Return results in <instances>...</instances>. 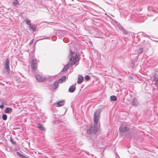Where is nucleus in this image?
Segmentation results:
<instances>
[{"label":"nucleus","mask_w":158,"mask_h":158,"mask_svg":"<svg viewBox=\"0 0 158 158\" xmlns=\"http://www.w3.org/2000/svg\"><path fill=\"white\" fill-rule=\"evenodd\" d=\"M101 110L98 109L94 113V125H89L88 127L87 134L90 135H95L98 129L99 128V125L98 124V120L100 118Z\"/></svg>","instance_id":"obj_1"},{"label":"nucleus","mask_w":158,"mask_h":158,"mask_svg":"<svg viewBox=\"0 0 158 158\" xmlns=\"http://www.w3.org/2000/svg\"><path fill=\"white\" fill-rule=\"evenodd\" d=\"M70 54L69 57V62L66 64L62 69V71H65L67 70L70 65L73 66L77 64V65L79 62V56L76 54L75 52H72L71 49L70 50Z\"/></svg>","instance_id":"obj_2"},{"label":"nucleus","mask_w":158,"mask_h":158,"mask_svg":"<svg viewBox=\"0 0 158 158\" xmlns=\"http://www.w3.org/2000/svg\"><path fill=\"white\" fill-rule=\"evenodd\" d=\"M37 60L34 58L31 61V67L32 69V71L35 72L36 71L38 67Z\"/></svg>","instance_id":"obj_3"},{"label":"nucleus","mask_w":158,"mask_h":158,"mask_svg":"<svg viewBox=\"0 0 158 158\" xmlns=\"http://www.w3.org/2000/svg\"><path fill=\"white\" fill-rule=\"evenodd\" d=\"M5 68L7 72L10 71L9 60L8 58H7L6 60Z\"/></svg>","instance_id":"obj_4"},{"label":"nucleus","mask_w":158,"mask_h":158,"mask_svg":"<svg viewBox=\"0 0 158 158\" xmlns=\"http://www.w3.org/2000/svg\"><path fill=\"white\" fill-rule=\"evenodd\" d=\"M129 129V128L121 125L119 127V131L120 132H123L125 131H127Z\"/></svg>","instance_id":"obj_5"},{"label":"nucleus","mask_w":158,"mask_h":158,"mask_svg":"<svg viewBox=\"0 0 158 158\" xmlns=\"http://www.w3.org/2000/svg\"><path fill=\"white\" fill-rule=\"evenodd\" d=\"M35 77L36 80L40 82L42 81L45 80V78L44 77H42L39 74L35 75Z\"/></svg>","instance_id":"obj_6"},{"label":"nucleus","mask_w":158,"mask_h":158,"mask_svg":"<svg viewBox=\"0 0 158 158\" xmlns=\"http://www.w3.org/2000/svg\"><path fill=\"white\" fill-rule=\"evenodd\" d=\"M64 101L63 100L58 102L56 103H55L54 105L57 107H60L63 106L64 104Z\"/></svg>","instance_id":"obj_7"},{"label":"nucleus","mask_w":158,"mask_h":158,"mask_svg":"<svg viewBox=\"0 0 158 158\" xmlns=\"http://www.w3.org/2000/svg\"><path fill=\"white\" fill-rule=\"evenodd\" d=\"M83 77L81 75H79L78 77V80L77 81V83L80 84L83 81Z\"/></svg>","instance_id":"obj_8"},{"label":"nucleus","mask_w":158,"mask_h":158,"mask_svg":"<svg viewBox=\"0 0 158 158\" xmlns=\"http://www.w3.org/2000/svg\"><path fill=\"white\" fill-rule=\"evenodd\" d=\"M139 102L135 98H134L131 102V104L132 106H137L138 105Z\"/></svg>","instance_id":"obj_9"},{"label":"nucleus","mask_w":158,"mask_h":158,"mask_svg":"<svg viewBox=\"0 0 158 158\" xmlns=\"http://www.w3.org/2000/svg\"><path fill=\"white\" fill-rule=\"evenodd\" d=\"M29 27V29H31L33 31H35L36 29V26L34 24H32Z\"/></svg>","instance_id":"obj_10"},{"label":"nucleus","mask_w":158,"mask_h":158,"mask_svg":"<svg viewBox=\"0 0 158 158\" xmlns=\"http://www.w3.org/2000/svg\"><path fill=\"white\" fill-rule=\"evenodd\" d=\"M76 89V87L75 85H72L70 87L69 90V92L73 93L74 92Z\"/></svg>","instance_id":"obj_11"},{"label":"nucleus","mask_w":158,"mask_h":158,"mask_svg":"<svg viewBox=\"0 0 158 158\" xmlns=\"http://www.w3.org/2000/svg\"><path fill=\"white\" fill-rule=\"evenodd\" d=\"M153 81H155V84H158V76L154 75L153 76Z\"/></svg>","instance_id":"obj_12"},{"label":"nucleus","mask_w":158,"mask_h":158,"mask_svg":"<svg viewBox=\"0 0 158 158\" xmlns=\"http://www.w3.org/2000/svg\"><path fill=\"white\" fill-rule=\"evenodd\" d=\"M4 111L6 113H11L12 112V109L10 108L7 107L5 109Z\"/></svg>","instance_id":"obj_13"},{"label":"nucleus","mask_w":158,"mask_h":158,"mask_svg":"<svg viewBox=\"0 0 158 158\" xmlns=\"http://www.w3.org/2000/svg\"><path fill=\"white\" fill-rule=\"evenodd\" d=\"M119 28L122 30L123 34L126 35L128 34L127 31L126 30L123 29L122 26L119 27Z\"/></svg>","instance_id":"obj_14"},{"label":"nucleus","mask_w":158,"mask_h":158,"mask_svg":"<svg viewBox=\"0 0 158 158\" xmlns=\"http://www.w3.org/2000/svg\"><path fill=\"white\" fill-rule=\"evenodd\" d=\"M66 78V76H63L58 81L59 83H62L63 81H64Z\"/></svg>","instance_id":"obj_15"},{"label":"nucleus","mask_w":158,"mask_h":158,"mask_svg":"<svg viewBox=\"0 0 158 158\" xmlns=\"http://www.w3.org/2000/svg\"><path fill=\"white\" fill-rule=\"evenodd\" d=\"M38 127L39 129L43 131H44L45 130V128L43 127L42 124L40 123L38 124Z\"/></svg>","instance_id":"obj_16"},{"label":"nucleus","mask_w":158,"mask_h":158,"mask_svg":"<svg viewBox=\"0 0 158 158\" xmlns=\"http://www.w3.org/2000/svg\"><path fill=\"white\" fill-rule=\"evenodd\" d=\"M16 153L17 155L22 158H27L26 156L18 152H16Z\"/></svg>","instance_id":"obj_17"},{"label":"nucleus","mask_w":158,"mask_h":158,"mask_svg":"<svg viewBox=\"0 0 158 158\" xmlns=\"http://www.w3.org/2000/svg\"><path fill=\"white\" fill-rule=\"evenodd\" d=\"M58 83H59L58 82L55 81L53 86V87L54 89H56L57 88L58 86Z\"/></svg>","instance_id":"obj_18"},{"label":"nucleus","mask_w":158,"mask_h":158,"mask_svg":"<svg viewBox=\"0 0 158 158\" xmlns=\"http://www.w3.org/2000/svg\"><path fill=\"white\" fill-rule=\"evenodd\" d=\"M116 99V97L114 95H112L110 97V100L111 101H115Z\"/></svg>","instance_id":"obj_19"},{"label":"nucleus","mask_w":158,"mask_h":158,"mask_svg":"<svg viewBox=\"0 0 158 158\" xmlns=\"http://www.w3.org/2000/svg\"><path fill=\"white\" fill-rule=\"evenodd\" d=\"M25 22L26 24L29 25V26L32 24L31 23V20L29 19H26L25 20Z\"/></svg>","instance_id":"obj_20"},{"label":"nucleus","mask_w":158,"mask_h":158,"mask_svg":"<svg viewBox=\"0 0 158 158\" xmlns=\"http://www.w3.org/2000/svg\"><path fill=\"white\" fill-rule=\"evenodd\" d=\"M19 2L17 0H14L13 2V5L14 6L19 4Z\"/></svg>","instance_id":"obj_21"},{"label":"nucleus","mask_w":158,"mask_h":158,"mask_svg":"<svg viewBox=\"0 0 158 158\" xmlns=\"http://www.w3.org/2000/svg\"><path fill=\"white\" fill-rule=\"evenodd\" d=\"M2 118L4 120H6L7 119V115L6 114H3L2 115Z\"/></svg>","instance_id":"obj_22"},{"label":"nucleus","mask_w":158,"mask_h":158,"mask_svg":"<svg viewBox=\"0 0 158 158\" xmlns=\"http://www.w3.org/2000/svg\"><path fill=\"white\" fill-rule=\"evenodd\" d=\"M138 53L139 54H141L143 52V48H140L138 51Z\"/></svg>","instance_id":"obj_23"},{"label":"nucleus","mask_w":158,"mask_h":158,"mask_svg":"<svg viewBox=\"0 0 158 158\" xmlns=\"http://www.w3.org/2000/svg\"><path fill=\"white\" fill-rule=\"evenodd\" d=\"M90 78V77L89 76L86 75L85 77V79L87 80L88 81Z\"/></svg>","instance_id":"obj_24"},{"label":"nucleus","mask_w":158,"mask_h":158,"mask_svg":"<svg viewBox=\"0 0 158 158\" xmlns=\"http://www.w3.org/2000/svg\"><path fill=\"white\" fill-rule=\"evenodd\" d=\"M10 140L11 142V143L12 144H16V142H15L13 140V139H12V138L11 137L10 138Z\"/></svg>","instance_id":"obj_25"},{"label":"nucleus","mask_w":158,"mask_h":158,"mask_svg":"<svg viewBox=\"0 0 158 158\" xmlns=\"http://www.w3.org/2000/svg\"><path fill=\"white\" fill-rule=\"evenodd\" d=\"M48 39V38H46V37L41 38L40 39L38 40V41L39 40H44V39Z\"/></svg>","instance_id":"obj_26"},{"label":"nucleus","mask_w":158,"mask_h":158,"mask_svg":"<svg viewBox=\"0 0 158 158\" xmlns=\"http://www.w3.org/2000/svg\"><path fill=\"white\" fill-rule=\"evenodd\" d=\"M33 41H34V40H33V39H32V40H31V41H30V44H32V43H33Z\"/></svg>","instance_id":"obj_27"},{"label":"nucleus","mask_w":158,"mask_h":158,"mask_svg":"<svg viewBox=\"0 0 158 158\" xmlns=\"http://www.w3.org/2000/svg\"><path fill=\"white\" fill-rule=\"evenodd\" d=\"M3 104H2V105H0V108H1V109H2L3 108Z\"/></svg>","instance_id":"obj_28"},{"label":"nucleus","mask_w":158,"mask_h":158,"mask_svg":"<svg viewBox=\"0 0 158 158\" xmlns=\"http://www.w3.org/2000/svg\"><path fill=\"white\" fill-rule=\"evenodd\" d=\"M129 78H130L131 79H132L133 78V77L132 76H129Z\"/></svg>","instance_id":"obj_29"},{"label":"nucleus","mask_w":158,"mask_h":158,"mask_svg":"<svg viewBox=\"0 0 158 158\" xmlns=\"http://www.w3.org/2000/svg\"><path fill=\"white\" fill-rule=\"evenodd\" d=\"M143 35L144 37H148V35L146 34H144V35Z\"/></svg>","instance_id":"obj_30"},{"label":"nucleus","mask_w":158,"mask_h":158,"mask_svg":"<svg viewBox=\"0 0 158 158\" xmlns=\"http://www.w3.org/2000/svg\"><path fill=\"white\" fill-rule=\"evenodd\" d=\"M156 85L157 87V90H158V84Z\"/></svg>","instance_id":"obj_31"},{"label":"nucleus","mask_w":158,"mask_h":158,"mask_svg":"<svg viewBox=\"0 0 158 158\" xmlns=\"http://www.w3.org/2000/svg\"><path fill=\"white\" fill-rule=\"evenodd\" d=\"M155 19H154V20H153V21H155Z\"/></svg>","instance_id":"obj_32"}]
</instances>
